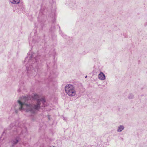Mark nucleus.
Returning a JSON list of instances; mask_svg holds the SVG:
<instances>
[{"instance_id":"ddd939ff","label":"nucleus","mask_w":147,"mask_h":147,"mask_svg":"<svg viewBox=\"0 0 147 147\" xmlns=\"http://www.w3.org/2000/svg\"><path fill=\"white\" fill-rule=\"evenodd\" d=\"M27 58H26V59H25V60L26 61H27Z\"/></svg>"},{"instance_id":"f03ea898","label":"nucleus","mask_w":147,"mask_h":147,"mask_svg":"<svg viewBox=\"0 0 147 147\" xmlns=\"http://www.w3.org/2000/svg\"><path fill=\"white\" fill-rule=\"evenodd\" d=\"M65 90L66 94L71 96H74L76 94V91L74 87L70 84H67L65 87Z\"/></svg>"},{"instance_id":"9d476101","label":"nucleus","mask_w":147,"mask_h":147,"mask_svg":"<svg viewBox=\"0 0 147 147\" xmlns=\"http://www.w3.org/2000/svg\"><path fill=\"white\" fill-rule=\"evenodd\" d=\"M35 59L36 61H37L38 60V59L37 58V57H35Z\"/></svg>"},{"instance_id":"9b49d317","label":"nucleus","mask_w":147,"mask_h":147,"mask_svg":"<svg viewBox=\"0 0 147 147\" xmlns=\"http://www.w3.org/2000/svg\"><path fill=\"white\" fill-rule=\"evenodd\" d=\"M31 63V61H30H30H29V64H30V63Z\"/></svg>"},{"instance_id":"6e6552de","label":"nucleus","mask_w":147,"mask_h":147,"mask_svg":"<svg viewBox=\"0 0 147 147\" xmlns=\"http://www.w3.org/2000/svg\"><path fill=\"white\" fill-rule=\"evenodd\" d=\"M32 65H29V66L28 67V69L27 70L28 71H30L32 70Z\"/></svg>"},{"instance_id":"1a4fd4ad","label":"nucleus","mask_w":147,"mask_h":147,"mask_svg":"<svg viewBox=\"0 0 147 147\" xmlns=\"http://www.w3.org/2000/svg\"><path fill=\"white\" fill-rule=\"evenodd\" d=\"M38 96L37 95H35L34 98H37L38 97Z\"/></svg>"},{"instance_id":"f257e3e1","label":"nucleus","mask_w":147,"mask_h":147,"mask_svg":"<svg viewBox=\"0 0 147 147\" xmlns=\"http://www.w3.org/2000/svg\"><path fill=\"white\" fill-rule=\"evenodd\" d=\"M26 99V97H21L20 100L18 101L19 109L20 111H22L23 110L26 112H29L32 114L36 113L37 111L40 109L41 103L43 104L44 106H45L46 101L43 98L38 99L36 103L34 104L25 103Z\"/></svg>"},{"instance_id":"423d86ee","label":"nucleus","mask_w":147,"mask_h":147,"mask_svg":"<svg viewBox=\"0 0 147 147\" xmlns=\"http://www.w3.org/2000/svg\"><path fill=\"white\" fill-rule=\"evenodd\" d=\"M19 140L18 138H16L14 140H13L12 141V143L13 144H16L18 141Z\"/></svg>"},{"instance_id":"20e7f679","label":"nucleus","mask_w":147,"mask_h":147,"mask_svg":"<svg viewBox=\"0 0 147 147\" xmlns=\"http://www.w3.org/2000/svg\"><path fill=\"white\" fill-rule=\"evenodd\" d=\"M10 2L12 3L18 4L20 2V0H9Z\"/></svg>"},{"instance_id":"f8f14e48","label":"nucleus","mask_w":147,"mask_h":147,"mask_svg":"<svg viewBox=\"0 0 147 147\" xmlns=\"http://www.w3.org/2000/svg\"><path fill=\"white\" fill-rule=\"evenodd\" d=\"M50 147H56L55 146H50Z\"/></svg>"},{"instance_id":"39448f33","label":"nucleus","mask_w":147,"mask_h":147,"mask_svg":"<svg viewBox=\"0 0 147 147\" xmlns=\"http://www.w3.org/2000/svg\"><path fill=\"white\" fill-rule=\"evenodd\" d=\"M124 127L123 126L120 125L118 127L117 131L118 132H121L124 129Z\"/></svg>"},{"instance_id":"4468645a","label":"nucleus","mask_w":147,"mask_h":147,"mask_svg":"<svg viewBox=\"0 0 147 147\" xmlns=\"http://www.w3.org/2000/svg\"><path fill=\"white\" fill-rule=\"evenodd\" d=\"M100 74H103V73L102 72H100Z\"/></svg>"},{"instance_id":"0eeeda50","label":"nucleus","mask_w":147,"mask_h":147,"mask_svg":"<svg viewBox=\"0 0 147 147\" xmlns=\"http://www.w3.org/2000/svg\"><path fill=\"white\" fill-rule=\"evenodd\" d=\"M134 97V96L132 94H130L128 96V98L129 99H132Z\"/></svg>"},{"instance_id":"2eb2a0df","label":"nucleus","mask_w":147,"mask_h":147,"mask_svg":"<svg viewBox=\"0 0 147 147\" xmlns=\"http://www.w3.org/2000/svg\"><path fill=\"white\" fill-rule=\"evenodd\" d=\"M85 78H86L87 77V76H85Z\"/></svg>"},{"instance_id":"7ed1b4c3","label":"nucleus","mask_w":147,"mask_h":147,"mask_svg":"<svg viewBox=\"0 0 147 147\" xmlns=\"http://www.w3.org/2000/svg\"><path fill=\"white\" fill-rule=\"evenodd\" d=\"M98 77L99 79L101 80H104L105 78V76L104 74H99Z\"/></svg>"}]
</instances>
